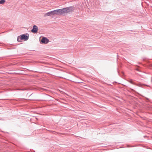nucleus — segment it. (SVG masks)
I'll return each mask as SVG.
<instances>
[{
    "instance_id": "1",
    "label": "nucleus",
    "mask_w": 152,
    "mask_h": 152,
    "mask_svg": "<svg viewBox=\"0 0 152 152\" xmlns=\"http://www.w3.org/2000/svg\"><path fill=\"white\" fill-rule=\"evenodd\" d=\"M29 38V35L28 34H24L18 37L17 41L18 42H22L21 40H27Z\"/></svg>"
},
{
    "instance_id": "2",
    "label": "nucleus",
    "mask_w": 152,
    "mask_h": 152,
    "mask_svg": "<svg viewBox=\"0 0 152 152\" xmlns=\"http://www.w3.org/2000/svg\"><path fill=\"white\" fill-rule=\"evenodd\" d=\"M58 15V12L57 10L52 11L49 12L44 14V16H51L52 15Z\"/></svg>"
},
{
    "instance_id": "3",
    "label": "nucleus",
    "mask_w": 152,
    "mask_h": 152,
    "mask_svg": "<svg viewBox=\"0 0 152 152\" xmlns=\"http://www.w3.org/2000/svg\"><path fill=\"white\" fill-rule=\"evenodd\" d=\"M49 40L47 38L43 37L40 41V42L41 44H47L49 42Z\"/></svg>"
},
{
    "instance_id": "4",
    "label": "nucleus",
    "mask_w": 152,
    "mask_h": 152,
    "mask_svg": "<svg viewBox=\"0 0 152 152\" xmlns=\"http://www.w3.org/2000/svg\"><path fill=\"white\" fill-rule=\"evenodd\" d=\"M57 10L58 12V15L59 14H61L63 13H66V10L65 8L58 9Z\"/></svg>"
},
{
    "instance_id": "5",
    "label": "nucleus",
    "mask_w": 152,
    "mask_h": 152,
    "mask_svg": "<svg viewBox=\"0 0 152 152\" xmlns=\"http://www.w3.org/2000/svg\"><path fill=\"white\" fill-rule=\"evenodd\" d=\"M65 8L66 10V13H70L74 10V8L72 6L66 7Z\"/></svg>"
},
{
    "instance_id": "6",
    "label": "nucleus",
    "mask_w": 152,
    "mask_h": 152,
    "mask_svg": "<svg viewBox=\"0 0 152 152\" xmlns=\"http://www.w3.org/2000/svg\"><path fill=\"white\" fill-rule=\"evenodd\" d=\"M129 82L132 84L135 85H136L137 86H139V87H142V86H147V85L144 84H141V83H139L138 84L136 85V84L132 80H130L129 81Z\"/></svg>"
},
{
    "instance_id": "7",
    "label": "nucleus",
    "mask_w": 152,
    "mask_h": 152,
    "mask_svg": "<svg viewBox=\"0 0 152 152\" xmlns=\"http://www.w3.org/2000/svg\"><path fill=\"white\" fill-rule=\"evenodd\" d=\"M38 31V27L36 25H34L33 28L31 30V32L33 33H35Z\"/></svg>"
},
{
    "instance_id": "8",
    "label": "nucleus",
    "mask_w": 152,
    "mask_h": 152,
    "mask_svg": "<svg viewBox=\"0 0 152 152\" xmlns=\"http://www.w3.org/2000/svg\"><path fill=\"white\" fill-rule=\"evenodd\" d=\"M5 2V0H0V4H3Z\"/></svg>"
},
{
    "instance_id": "9",
    "label": "nucleus",
    "mask_w": 152,
    "mask_h": 152,
    "mask_svg": "<svg viewBox=\"0 0 152 152\" xmlns=\"http://www.w3.org/2000/svg\"><path fill=\"white\" fill-rule=\"evenodd\" d=\"M142 59L143 61H146L147 63H148L149 62V61H148L147 60L148 59H147L146 58H143Z\"/></svg>"
},
{
    "instance_id": "10",
    "label": "nucleus",
    "mask_w": 152,
    "mask_h": 152,
    "mask_svg": "<svg viewBox=\"0 0 152 152\" xmlns=\"http://www.w3.org/2000/svg\"><path fill=\"white\" fill-rule=\"evenodd\" d=\"M145 99L147 101H148V102L150 101V100L147 97H145Z\"/></svg>"
},
{
    "instance_id": "11",
    "label": "nucleus",
    "mask_w": 152,
    "mask_h": 152,
    "mask_svg": "<svg viewBox=\"0 0 152 152\" xmlns=\"http://www.w3.org/2000/svg\"><path fill=\"white\" fill-rule=\"evenodd\" d=\"M130 89H131V90L132 91H134V92H135V90H134V89H132L130 88Z\"/></svg>"
},
{
    "instance_id": "12",
    "label": "nucleus",
    "mask_w": 152,
    "mask_h": 152,
    "mask_svg": "<svg viewBox=\"0 0 152 152\" xmlns=\"http://www.w3.org/2000/svg\"><path fill=\"white\" fill-rule=\"evenodd\" d=\"M117 72H118V74H119V72L118 71V69H117Z\"/></svg>"
},
{
    "instance_id": "13",
    "label": "nucleus",
    "mask_w": 152,
    "mask_h": 152,
    "mask_svg": "<svg viewBox=\"0 0 152 152\" xmlns=\"http://www.w3.org/2000/svg\"><path fill=\"white\" fill-rule=\"evenodd\" d=\"M127 147H130V146H129V145H127Z\"/></svg>"
},
{
    "instance_id": "14",
    "label": "nucleus",
    "mask_w": 152,
    "mask_h": 152,
    "mask_svg": "<svg viewBox=\"0 0 152 152\" xmlns=\"http://www.w3.org/2000/svg\"><path fill=\"white\" fill-rule=\"evenodd\" d=\"M137 71H139V70H138V69H137Z\"/></svg>"
},
{
    "instance_id": "15",
    "label": "nucleus",
    "mask_w": 152,
    "mask_h": 152,
    "mask_svg": "<svg viewBox=\"0 0 152 152\" xmlns=\"http://www.w3.org/2000/svg\"><path fill=\"white\" fill-rule=\"evenodd\" d=\"M151 82H152V79H151Z\"/></svg>"
},
{
    "instance_id": "16",
    "label": "nucleus",
    "mask_w": 152,
    "mask_h": 152,
    "mask_svg": "<svg viewBox=\"0 0 152 152\" xmlns=\"http://www.w3.org/2000/svg\"><path fill=\"white\" fill-rule=\"evenodd\" d=\"M86 125H87V123H86Z\"/></svg>"
}]
</instances>
